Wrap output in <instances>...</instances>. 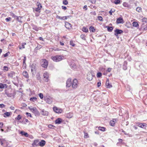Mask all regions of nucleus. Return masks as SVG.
Wrapping results in <instances>:
<instances>
[{
	"label": "nucleus",
	"mask_w": 147,
	"mask_h": 147,
	"mask_svg": "<svg viewBox=\"0 0 147 147\" xmlns=\"http://www.w3.org/2000/svg\"><path fill=\"white\" fill-rule=\"evenodd\" d=\"M40 63L43 67L46 68L48 65V62L45 59H42L40 60Z\"/></svg>",
	"instance_id": "nucleus-1"
},
{
	"label": "nucleus",
	"mask_w": 147,
	"mask_h": 147,
	"mask_svg": "<svg viewBox=\"0 0 147 147\" xmlns=\"http://www.w3.org/2000/svg\"><path fill=\"white\" fill-rule=\"evenodd\" d=\"M63 57L60 55H57L53 57L52 59L53 61L56 62L59 61L63 59Z\"/></svg>",
	"instance_id": "nucleus-2"
},
{
	"label": "nucleus",
	"mask_w": 147,
	"mask_h": 147,
	"mask_svg": "<svg viewBox=\"0 0 147 147\" xmlns=\"http://www.w3.org/2000/svg\"><path fill=\"white\" fill-rule=\"evenodd\" d=\"M31 70L32 73V74L34 75L35 74L36 71V66L35 64L33 63L31 66Z\"/></svg>",
	"instance_id": "nucleus-3"
},
{
	"label": "nucleus",
	"mask_w": 147,
	"mask_h": 147,
	"mask_svg": "<svg viewBox=\"0 0 147 147\" xmlns=\"http://www.w3.org/2000/svg\"><path fill=\"white\" fill-rule=\"evenodd\" d=\"M1 145L4 147H7V142L4 139H0Z\"/></svg>",
	"instance_id": "nucleus-4"
},
{
	"label": "nucleus",
	"mask_w": 147,
	"mask_h": 147,
	"mask_svg": "<svg viewBox=\"0 0 147 147\" xmlns=\"http://www.w3.org/2000/svg\"><path fill=\"white\" fill-rule=\"evenodd\" d=\"M115 35L116 36L117 38H119V36H118L119 34H121L123 32V31L122 30H119L118 29H116L115 31Z\"/></svg>",
	"instance_id": "nucleus-5"
},
{
	"label": "nucleus",
	"mask_w": 147,
	"mask_h": 147,
	"mask_svg": "<svg viewBox=\"0 0 147 147\" xmlns=\"http://www.w3.org/2000/svg\"><path fill=\"white\" fill-rule=\"evenodd\" d=\"M53 111L57 113H61L62 111V110L60 108H57L56 107H53Z\"/></svg>",
	"instance_id": "nucleus-6"
},
{
	"label": "nucleus",
	"mask_w": 147,
	"mask_h": 147,
	"mask_svg": "<svg viewBox=\"0 0 147 147\" xmlns=\"http://www.w3.org/2000/svg\"><path fill=\"white\" fill-rule=\"evenodd\" d=\"M78 86V83L77 80L76 79H74L73 80V83L72 84V87L75 89Z\"/></svg>",
	"instance_id": "nucleus-7"
},
{
	"label": "nucleus",
	"mask_w": 147,
	"mask_h": 147,
	"mask_svg": "<svg viewBox=\"0 0 147 147\" xmlns=\"http://www.w3.org/2000/svg\"><path fill=\"white\" fill-rule=\"evenodd\" d=\"M44 79L46 82H47L48 81L49 76V75L48 73L47 72H45L44 73L43 75Z\"/></svg>",
	"instance_id": "nucleus-8"
},
{
	"label": "nucleus",
	"mask_w": 147,
	"mask_h": 147,
	"mask_svg": "<svg viewBox=\"0 0 147 147\" xmlns=\"http://www.w3.org/2000/svg\"><path fill=\"white\" fill-rule=\"evenodd\" d=\"M123 20L122 18L119 17L118 18L116 21V23L117 24L123 23Z\"/></svg>",
	"instance_id": "nucleus-9"
},
{
	"label": "nucleus",
	"mask_w": 147,
	"mask_h": 147,
	"mask_svg": "<svg viewBox=\"0 0 147 147\" xmlns=\"http://www.w3.org/2000/svg\"><path fill=\"white\" fill-rule=\"evenodd\" d=\"M72 84L71 82V79L70 78L68 79L66 82V86L69 87H70Z\"/></svg>",
	"instance_id": "nucleus-10"
},
{
	"label": "nucleus",
	"mask_w": 147,
	"mask_h": 147,
	"mask_svg": "<svg viewBox=\"0 0 147 147\" xmlns=\"http://www.w3.org/2000/svg\"><path fill=\"white\" fill-rule=\"evenodd\" d=\"M46 144V142L44 140H42L37 144V145L41 147H43Z\"/></svg>",
	"instance_id": "nucleus-11"
},
{
	"label": "nucleus",
	"mask_w": 147,
	"mask_h": 147,
	"mask_svg": "<svg viewBox=\"0 0 147 147\" xmlns=\"http://www.w3.org/2000/svg\"><path fill=\"white\" fill-rule=\"evenodd\" d=\"M106 84L107 88H110L112 87L111 84L109 83V80L108 79H107L106 81Z\"/></svg>",
	"instance_id": "nucleus-12"
},
{
	"label": "nucleus",
	"mask_w": 147,
	"mask_h": 147,
	"mask_svg": "<svg viewBox=\"0 0 147 147\" xmlns=\"http://www.w3.org/2000/svg\"><path fill=\"white\" fill-rule=\"evenodd\" d=\"M45 100L48 103L50 104L52 102L53 100L51 98H47L45 99Z\"/></svg>",
	"instance_id": "nucleus-13"
},
{
	"label": "nucleus",
	"mask_w": 147,
	"mask_h": 147,
	"mask_svg": "<svg viewBox=\"0 0 147 147\" xmlns=\"http://www.w3.org/2000/svg\"><path fill=\"white\" fill-rule=\"evenodd\" d=\"M65 26L66 28L69 29L71 28L72 25L70 23H69L67 22H65Z\"/></svg>",
	"instance_id": "nucleus-14"
},
{
	"label": "nucleus",
	"mask_w": 147,
	"mask_h": 147,
	"mask_svg": "<svg viewBox=\"0 0 147 147\" xmlns=\"http://www.w3.org/2000/svg\"><path fill=\"white\" fill-rule=\"evenodd\" d=\"M56 18L57 19H59L61 20H66L67 18V16H63L60 17L58 15H57L56 16Z\"/></svg>",
	"instance_id": "nucleus-15"
},
{
	"label": "nucleus",
	"mask_w": 147,
	"mask_h": 147,
	"mask_svg": "<svg viewBox=\"0 0 147 147\" xmlns=\"http://www.w3.org/2000/svg\"><path fill=\"white\" fill-rule=\"evenodd\" d=\"M73 116V113H68L67 114L65 115V117L68 118H71Z\"/></svg>",
	"instance_id": "nucleus-16"
},
{
	"label": "nucleus",
	"mask_w": 147,
	"mask_h": 147,
	"mask_svg": "<svg viewBox=\"0 0 147 147\" xmlns=\"http://www.w3.org/2000/svg\"><path fill=\"white\" fill-rule=\"evenodd\" d=\"M116 121V119H113L110 121V124L111 125L113 126L115 125V123Z\"/></svg>",
	"instance_id": "nucleus-17"
},
{
	"label": "nucleus",
	"mask_w": 147,
	"mask_h": 147,
	"mask_svg": "<svg viewBox=\"0 0 147 147\" xmlns=\"http://www.w3.org/2000/svg\"><path fill=\"white\" fill-rule=\"evenodd\" d=\"M15 73L13 71H11L9 74L8 76L11 78H12L13 76H15Z\"/></svg>",
	"instance_id": "nucleus-18"
},
{
	"label": "nucleus",
	"mask_w": 147,
	"mask_h": 147,
	"mask_svg": "<svg viewBox=\"0 0 147 147\" xmlns=\"http://www.w3.org/2000/svg\"><path fill=\"white\" fill-rule=\"evenodd\" d=\"M41 114L44 116H47L48 115V112L46 111L42 110L41 112Z\"/></svg>",
	"instance_id": "nucleus-19"
},
{
	"label": "nucleus",
	"mask_w": 147,
	"mask_h": 147,
	"mask_svg": "<svg viewBox=\"0 0 147 147\" xmlns=\"http://www.w3.org/2000/svg\"><path fill=\"white\" fill-rule=\"evenodd\" d=\"M141 28L142 29L146 30H147V24L145 25L143 23L142 25Z\"/></svg>",
	"instance_id": "nucleus-20"
},
{
	"label": "nucleus",
	"mask_w": 147,
	"mask_h": 147,
	"mask_svg": "<svg viewBox=\"0 0 147 147\" xmlns=\"http://www.w3.org/2000/svg\"><path fill=\"white\" fill-rule=\"evenodd\" d=\"M42 8V6L41 5V4H40V3L37 5V12H40V10Z\"/></svg>",
	"instance_id": "nucleus-21"
},
{
	"label": "nucleus",
	"mask_w": 147,
	"mask_h": 147,
	"mask_svg": "<svg viewBox=\"0 0 147 147\" xmlns=\"http://www.w3.org/2000/svg\"><path fill=\"white\" fill-rule=\"evenodd\" d=\"M20 134L22 136H24L25 137H28V134L24 131H22L20 132Z\"/></svg>",
	"instance_id": "nucleus-22"
},
{
	"label": "nucleus",
	"mask_w": 147,
	"mask_h": 147,
	"mask_svg": "<svg viewBox=\"0 0 147 147\" xmlns=\"http://www.w3.org/2000/svg\"><path fill=\"white\" fill-rule=\"evenodd\" d=\"M127 62L126 61H125L124 63V64L123 66V70H125L127 69Z\"/></svg>",
	"instance_id": "nucleus-23"
},
{
	"label": "nucleus",
	"mask_w": 147,
	"mask_h": 147,
	"mask_svg": "<svg viewBox=\"0 0 147 147\" xmlns=\"http://www.w3.org/2000/svg\"><path fill=\"white\" fill-rule=\"evenodd\" d=\"M6 88L7 87V85L6 84H3L2 83H0V88Z\"/></svg>",
	"instance_id": "nucleus-24"
},
{
	"label": "nucleus",
	"mask_w": 147,
	"mask_h": 147,
	"mask_svg": "<svg viewBox=\"0 0 147 147\" xmlns=\"http://www.w3.org/2000/svg\"><path fill=\"white\" fill-rule=\"evenodd\" d=\"M61 122V119L60 118H58L55 121V123L56 124H60Z\"/></svg>",
	"instance_id": "nucleus-25"
},
{
	"label": "nucleus",
	"mask_w": 147,
	"mask_h": 147,
	"mask_svg": "<svg viewBox=\"0 0 147 147\" xmlns=\"http://www.w3.org/2000/svg\"><path fill=\"white\" fill-rule=\"evenodd\" d=\"M22 75L24 76L25 78H28V75L27 71H23L22 73Z\"/></svg>",
	"instance_id": "nucleus-26"
},
{
	"label": "nucleus",
	"mask_w": 147,
	"mask_h": 147,
	"mask_svg": "<svg viewBox=\"0 0 147 147\" xmlns=\"http://www.w3.org/2000/svg\"><path fill=\"white\" fill-rule=\"evenodd\" d=\"M11 114V113L9 112H6L4 114L3 116L5 117H9Z\"/></svg>",
	"instance_id": "nucleus-27"
},
{
	"label": "nucleus",
	"mask_w": 147,
	"mask_h": 147,
	"mask_svg": "<svg viewBox=\"0 0 147 147\" xmlns=\"http://www.w3.org/2000/svg\"><path fill=\"white\" fill-rule=\"evenodd\" d=\"M106 27L107 28V30L109 32H111L112 31L113 29V28L112 27L107 26H106Z\"/></svg>",
	"instance_id": "nucleus-28"
},
{
	"label": "nucleus",
	"mask_w": 147,
	"mask_h": 147,
	"mask_svg": "<svg viewBox=\"0 0 147 147\" xmlns=\"http://www.w3.org/2000/svg\"><path fill=\"white\" fill-rule=\"evenodd\" d=\"M26 56L24 57L23 61V66L25 67L26 65Z\"/></svg>",
	"instance_id": "nucleus-29"
},
{
	"label": "nucleus",
	"mask_w": 147,
	"mask_h": 147,
	"mask_svg": "<svg viewBox=\"0 0 147 147\" xmlns=\"http://www.w3.org/2000/svg\"><path fill=\"white\" fill-rule=\"evenodd\" d=\"M89 29L90 32H94L95 31V30L94 28V27L92 26H90Z\"/></svg>",
	"instance_id": "nucleus-30"
},
{
	"label": "nucleus",
	"mask_w": 147,
	"mask_h": 147,
	"mask_svg": "<svg viewBox=\"0 0 147 147\" xmlns=\"http://www.w3.org/2000/svg\"><path fill=\"white\" fill-rule=\"evenodd\" d=\"M82 31L85 32H88V30L87 28L85 27L83 28Z\"/></svg>",
	"instance_id": "nucleus-31"
},
{
	"label": "nucleus",
	"mask_w": 147,
	"mask_h": 147,
	"mask_svg": "<svg viewBox=\"0 0 147 147\" xmlns=\"http://www.w3.org/2000/svg\"><path fill=\"white\" fill-rule=\"evenodd\" d=\"M133 26L135 27H137L138 26V24L137 22H134L132 23Z\"/></svg>",
	"instance_id": "nucleus-32"
},
{
	"label": "nucleus",
	"mask_w": 147,
	"mask_h": 147,
	"mask_svg": "<svg viewBox=\"0 0 147 147\" xmlns=\"http://www.w3.org/2000/svg\"><path fill=\"white\" fill-rule=\"evenodd\" d=\"M98 129L99 130L103 131H105V128L103 127H99Z\"/></svg>",
	"instance_id": "nucleus-33"
},
{
	"label": "nucleus",
	"mask_w": 147,
	"mask_h": 147,
	"mask_svg": "<svg viewBox=\"0 0 147 147\" xmlns=\"http://www.w3.org/2000/svg\"><path fill=\"white\" fill-rule=\"evenodd\" d=\"M142 22H143V23H147V18H144L142 19Z\"/></svg>",
	"instance_id": "nucleus-34"
},
{
	"label": "nucleus",
	"mask_w": 147,
	"mask_h": 147,
	"mask_svg": "<svg viewBox=\"0 0 147 147\" xmlns=\"http://www.w3.org/2000/svg\"><path fill=\"white\" fill-rule=\"evenodd\" d=\"M146 124H143L142 123H140L138 125V126L140 127L141 128H144V127L145 126Z\"/></svg>",
	"instance_id": "nucleus-35"
},
{
	"label": "nucleus",
	"mask_w": 147,
	"mask_h": 147,
	"mask_svg": "<svg viewBox=\"0 0 147 147\" xmlns=\"http://www.w3.org/2000/svg\"><path fill=\"white\" fill-rule=\"evenodd\" d=\"M114 3L116 5L120 4V0H115L114 1Z\"/></svg>",
	"instance_id": "nucleus-36"
},
{
	"label": "nucleus",
	"mask_w": 147,
	"mask_h": 147,
	"mask_svg": "<svg viewBox=\"0 0 147 147\" xmlns=\"http://www.w3.org/2000/svg\"><path fill=\"white\" fill-rule=\"evenodd\" d=\"M136 11L138 12H140L142 11V8L140 7H138L136 9Z\"/></svg>",
	"instance_id": "nucleus-37"
},
{
	"label": "nucleus",
	"mask_w": 147,
	"mask_h": 147,
	"mask_svg": "<svg viewBox=\"0 0 147 147\" xmlns=\"http://www.w3.org/2000/svg\"><path fill=\"white\" fill-rule=\"evenodd\" d=\"M26 43H22L21 46V47L20 46L19 47V49H22V48H24V45H26Z\"/></svg>",
	"instance_id": "nucleus-38"
},
{
	"label": "nucleus",
	"mask_w": 147,
	"mask_h": 147,
	"mask_svg": "<svg viewBox=\"0 0 147 147\" xmlns=\"http://www.w3.org/2000/svg\"><path fill=\"white\" fill-rule=\"evenodd\" d=\"M115 11L114 9H111V10L109 11V13L110 15H112V13L114 12Z\"/></svg>",
	"instance_id": "nucleus-39"
},
{
	"label": "nucleus",
	"mask_w": 147,
	"mask_h": 147,
	"mask_svg": "<svg viewBox=\"0 0 147 147\" xmlns=\"http://www.w3.org/2000/svg\"><path fill=\"white\" fill-rule=\"evenodd\" d=\"M17 18V20L19 22H21L22 21H21V17H20V16H17L16 17Z\"/></svg>",
	"instance_id": "nucleus-40"
},
{
	"label": "nucleus",
	"mask_w": 147,
	"mask_h": 147,
	"mask_svg": "<svg viewBox=\"0 0 147 147\" xmlns=\"http://www.w3.org/2000/svg\"><path fill=\"white\" fill-rule=\"evenodd\" d=\"M123 5L125 7H128V4L126 2L123 3Z\"/></svg>",
	"instance_id": "nucleus-41"
},
{
	"label": "nucleus",
	"mask_w": 147,
	"mask_h": 147,
	"mask_svg": "<svg viewBox=\"0 0 147 147\" xmlns=\"http://www.w3.org/2000/svg\"><path fill=\"white\" fill-rule=\"evenodd\" d=\"M22 118V116L20 115H18V116L15 118L16 119L20 120Z\"/></svg>",
	"instance_id": "nucleus-42"
},
{
	"label": "nucleus",
	"mask_w": 147,
	"mask_h": 147,
	"mask_svg": "<svg viewBox=\"0 0 147 147\" xmlns=\"http://www.w3.org/2000/svg\"><path fill=\"white\" fill-rule=\"evenodd\" d=\"M36 98L35 97H33L32 98H30V100L31 101H36Z\"/></svg>",
	"instance_id": "nucleus-43"
},
{
	"label": "nucleus",
	"mask_w": 147,
	"mask_h": 147,
	"mask_svg": "<svg viewBox=\"0 0 147 147\" xmlns=\"http://www.w3.org/2000/svg\"><path fill=\"white\" fill-rule=\"evenodd\" d=\"M39 97L41 99H42L43 98V94L42 93H40L38 94Z\"/></svg>",
	"instance_id": "nucleus-44"
},
{
	"label": "nucleus",
	"mask_w": 147,
	"mask_h": 147,
	"mask_svg": "<svg viewBox=\"0 0 147 147\" xmlns=\"http://www.w3.org/2000/svg\"><path fill=\"white\" fill-rule=\"evenodd\" d=\"M102 76V74L100 72H98L97 73V77L98 78H100V77Z\"/></svg>",
	"instance_id": "nucleus-45"
},
{
	"label": "nucleus",
	"mask_w": 147,
	"mask_h": 147,
	"mask_svg": "<svg viewBox=\"0 0 147 147\" xmlns=\"http://www.w3.org/2000/svg\"><path fill=\"white\" fill-rule=\"evenodd\" d=\"M68 3V2L67 0H64L63 1V4L65 5H67Z\"/></svg>",
	"instance_id": "nucleus-46"
},
{
	"label": "nucleus",
	"mask_w": 147,
	"mask_h": 147,
	"mask_svg": "<svg viewBox=\"0 0 147 147\" xmlns=\"http://www.w3.org/2000/svg\"><path fill=\"white\" fill-rule=\"evenodd\" d=\"M80 37L81 38H82V39L84 40H85L86 39L85 35L84 34L81 35L80 36Z\"/></svg>",
	"instance_id": "nucleus-47"
},
{
	"label": "nucleus",
	"mask_w": 147,
	"mask_h": 147,
	"mask_svg": "<svg viewBox=\"0 0 147 147\" xmlns=\"http://www.w3.org/2000/svg\"><path fill=\"white\" fill-rule=\"evenodd\" d=\"M37 140H34V143L32 144V145L33 146H37Z\"/></svg>",
	"instance_id": "nucleus-48"
},
{
	"label": "nucleus",
	"mask_w": 147,
	"mask_h": 147,
	"mask_svg": "<svg viewBox=\"0 0 147 147\" xmlns=\"http://www.w3.org/2000/svg\"><path fill=\"white\" fill-rule=\"evenodd\" d=\"M70 45L73 47H74L75 45V44L74 43V42L72 41H70Z\"/></svg>",
	"instance_id": "nucleus-49"
},
{
	"label": "nucleus",
	"mask_w": 147,
	"mask_h": 147,
	"mask_svg": "<svg viewBox=\"0 0 147 147\" xmlns=\"http://www.w3.org/2000/svg\"><path fill=\"white\" fill-rule=\"evenodd\" d=\"M10 15L12 17L15 18L17 16H16L13 13H10Z\"/></svg>",
	"instance_id": "nucleus-50"
},
{
	"label": "nucleus",
	"mask_w": 147,
	"mask_h": 147,
	"mask_svg": "<svg viewBox=\"0 0 147 147\" xmlns=\"http://www.w3.org/2000/svg\"><path fill=\"white\" fill-rule=\"evenodd\" d=\"M48 127L50 128L53 129L55 127L52 125H49L48 126Z\"/></svg>",
	"instance_id": "nucleus-51"
},
{
	"label": "nucleus",
	"mask_w": 147,
	"mask_h": 147,
	"mask_svg": "<svg viewBox=\"0 0 147 147\" xmlns=\"http://www.w3.org/2000/svg\"><path fill=\"white\" fill-rule=\"evenodd\" d=\"M11 18L10 17H8L5 19V20L7 22H8L11 20Z\"/></svg>",
	"instance_id": "nucleus-52"
},
{
	"label": "nucleus",
	"mask_w": 147,
	"mask_h": 147,
	"mask_svg": "<svg viewBox=\"0 0 147 147\" xmlns=\"http://www.w3.org/2000/svg\"><path fill=\"white\" fill-rule=\"evenodd\" d=\"M5 94L9 97H11V94L8 93L6 92H5Z\"/></svg>",
	"instance_id": "nucleus-53"
},
{
	"label": "nucleus",
	"mask_w": 147,
	"mask_h": 147,
	"mask_svg": "<svg viewBox=\"0 0 147 147\" xmlns=\"http://www.w3.org/2000/svg\"><path fill=\"white\" fill-rule=\"evenodd\" d=\"M98 20L100 21H102V17L101 16H99L98 17Z\"/></svg>",
	"instance_id": "nucleus-54"
},
{
	"label": "nucleus",
	"mask_w": 147,
	"mask_h": 147,
	"mask_svg": "<svg viewBox=\"0 0 147 147\" xmlns=\"http://www.w3.org/2000/svg\"><path fill=\"white\" fill-rule=\"evenodd\" d=\"M84 137L85 138H87L89 137L87 133H84Z\"/></svg>",
	"instance_id": "nucleus-55"
},
{
	"label": "nucleus",
	"mask_w": 147,
	"mask_h": 147,
	"mask_svg": "<svg viewBox=\"0 0 147 147\" xmlns=\"http://www.w3.org/2000/svg\"><path fill=\"white\" fill-rule=\"evenodd\" d=\"M89 75H90V76H91V77H90L89 78L88 77L87 79L88 80H89L90 81V80H92V75L91 74H89Z\"/></svg>",
	"instance_id": "nucleus-56"
},
{
	"label": "nucleus",
	"mask_w": 147,
	"mask_h": 147,
	"mask_svg": "<svg viewBox=\"0 0 147 147\" xmlns=\"http://www.w3.org/2000/svg\"><path fill=\"white\" fill-rule=\"evenodd\" d=\"M111 69H112L111 68H109L107 70L106 72H109L111 71Z\"/></svg>",
	"instance_id": "nucleus-57"
},
{
	"label": "nucleus",
	"mask_w": 147,
	"mask_h": 147,
	"mask_svg": "<svg viewBox=\"0 0 147 147\" xmlns=\"http://www.w3.org/2000/svg\"><path fill=\"white\" fill-rule=\"evenodd\" d=\"M3 69L6 71H7L8 69V67L7 66H5L3 67Z\"/></svg>",
	"instance_id": "nucleus-58"
},
{
	"label": "nucleus",
	"mask_w": 147,
	"mask_h": 147,
	"mask_svg": "<svg viewBox=\"0 0 147 147\" xmlns=\"http://www.w3.org/2000/svg\"><path fill=\"white\" fill-rule=\"evenodd\" d=\"M5 105L3 104H0V107L1 108H3L4 107Z\"/></svg>",
	"instance_id": "nucleus-59"
},
{
	"label": "nucleus",
	"mask_w": 147,
	"mask_h": 147,
	"mask_svg": "<svg viewBox=\"0 0 147 147\" xmlns=\"http://www.w3.org/2000/svg\"><path fill=\"white\" fill-rule=\"evenodd\" d=\"M9 53H6L5 54H4L3 55L4 57H6L8 55V54Z\"/></svg>",
	"instance_id": "nucleus-60"
},
{
	"label": "nucleus",
	"mask_w": 147,
	"mask_h": 147,
	"mask_svg": "<svg viewBox=\"0 0 147 147\" xmlns=\"http://www.w3.org/2000/svg\"><path fill=\"white\" fill-rule=\"evenodd\" d=\"M7 147H11L12 146V145H10L9 143V142H7Z\"/></svg>",
	"instance_id": "nucleus-61"
},
{
	"label": "nucleus",
	"mask_w": 147,
	"mask_h": 147,
	"mask_svg": "<svg viewBox=\"0 0 147 147\" xmlns=\"http://www.w3.org/2000/svg\"><path fill=\"white\" fill-rule=\"evenodd\" d=\"M62 8L63 9L65 10L67 9V7L65 6H62Z\"/></svg>",
	"instance_id": "nucleus-62"
},
{
	"label": "nucleus",
	"mask_w": 147,
	"mask_h": 147,
	"mask_svg": "<svg viewBox=\"0 0 147 147\" xmlns=\"http://www.w3.org/2000/svg\"><path fill=\"white\" fill-rule=\"evenodd\" d=\"M83 9H85V10H87V6L86 5H84L83 7Z\"/></svg>",
	"instance_id": "nucleus-63"
},
{
	"label": "nucleus",
	"mask_w": 147,
	"mask_h": 147,
	"mask_svg": "<svg viewBox=\"0 0 147 147\" xmlns=\"http://www.w3.org/2000/svg\"><path fill=\"white\" fill-rule=\"evenodd\" d=\"M101 83L100 82H98L97 83V86L99 87L101 86Z\"/></svg>",
	"instance_id": "nucleus-64"
}]
</instances>
